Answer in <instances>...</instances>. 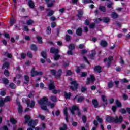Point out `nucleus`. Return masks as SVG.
<instances>
[{"instance_id":"1","label":"nucleus","mask_w":130,"mask_h":130,"mask_svg":"<svg viewBox=\"0 0 130 130\" xmlns=\"http://www.w3.org/2000/svg\"><path fill=\"white\" fill-rule=\"evenodd\" d=\"M48 101V99L46 97H43L40 101H39L38 103L41 105V107L43 110H47V107L50 106V108H53L55 105L54 103H50V102H47Z\"/></svg>"},{"instance_id":"2","label":"nucleus","mask_w":130,"mask_h":130,"mask_svg":"<svg viewBox=\"0 0 130 130\" xmlns=\"http://www.w3.org/2000/svg\"><path fill=\"white\" fill-rule=\"evenodd\" d=\"M24 119L25 120V123H28V126L30 127H32V128H34V127H35V126L37 125V124L38 123V120H32V119H31V118H30V116H25L24 117Z\"/></svg>"},{"instance_id":"3","label":"nucleus","mask_w":130,"mask_h":130,"mask_svg":"<svg viewBox=\"0 0 130 130\" xmlns=\"http://www.w3.org/2000/svg\"><path fill=\"white\" fill-rule=\"evenodd\" d=\"M106 120L108 122H115V123H118V122H121V121H122V117L120 116L119 118L116 117L115 118L112 117H108L106 118Z\"/></svg>"},{"instance_id":"4","label":"nucleus","mask_w":130,"mask_h":130,"mask_svg":"<svg viewBox=\"0 0 130 130\" xmlns=\"http://www.w3.org/2000/svg\"><path fill=\"white\" fill-rule=\"evenodd\" d=\"M61 73H62V70H61V69L59 70L57 72L54 70H51V74H52L53 76L56 77L57 79H59L60 76H61Z\"/></svg>"},{"instance_id":"5","label":"nucleus","mask_w":130,"mask_h":130,"mask_svg":"<svg viewBox=\"0 0 130 130\" xmlns=\"http://www.w3.org/2000/svg\"><path fill=\"white\" fill-rule=\"evenodd\" d=\"M50 51L51 53H54L55 54L54 57V60H58V58L60 57L59 55L56 54V53H58V50L57 49L51 48Z\"/></svg>"},{"instance_id":"6","label":"nucleus","mask_w":130,"mask_h":130,"mask_svg":"<svg viewBox=\"0 0 130 130\" xmlns=\"http://www.w3.org/2000/svg\"><path fill=\"white\" fill-rule=\"evenodd\" d=\"M23 102H26L27 104V105L28 107H34V105H35V103L34 101H31V102L29 100H26L25 99H22Z\"/></svg>"},{"instance_id":"7","label":"nucleus","mask_w":130,"mask_h":130,"mask_svg":"<svg viewBox=\"0 0 130 130\" xmlns=\"http://www.w3.org/2000/svg\"><path fill=\"white\" fill-rule=\"evenodd\" d=\"M71 85H72V86L70 87V89L73 90V91H75V90H77L78 88V83H77V81H71Z\"/></svg>"},{"instance_id":"8","label":"nucleus","mask_w":130,"mask_h":130,"mask_svg":"<svg viewBox=\"0 0 130 130\" xmlns=\"http://www.w3.org/2000/svg\"><path fill=\"white\" fill-rule=\"evenodd\" d=\"M112 59H113V57L112 56H110L108 59L105 58L104 60V62H107V67L109 68L110 64H111V61H112Z\"/></svg>"},{"instance_id":"9","label":"nucleus","mask_w":130,"mask_h":130,"mask_svg":"<svg viewBox=\"0 0 130 130\" xmlns=\"http://www.w3.org/2000/svg\"><path fill=\"white\" fill-rule=\"evenodd\" d=\"M68 48L70 50H69L68 51L67 54H68V55H72V54H73V52L72 51V50H73V49L75 48V45H74L73 44H71L68 46Z\"/></svg>"},{"instance_id":"10","label":"nucleus","mask_w":130,"mask_h":130,"mask_svg":"<svg viewBox=\"0 0 130 130\" xmlns=\"http://www.w3.org/2000/svg\"><path fill=\"white\" fill-rule=\"evenodd\" d=\"M37 75H42V72L38 73L37 71H35V68H33L31 71V77H35V76H36Z\"/></svg>"},{"instance_id":"11","label":"nucleus","mask_w":130,"mask_h":130,"mask_svg":"<svg viewBox=\"0 0 130 130\" xmlns=\"http://www.w3.org/2000/svg\"><path fill=\"white\" fill-rule=\"evenodd\" d=\"M47 3L48 8H51L54 4V1L52 0H45Z\"/></svg>"},{"instance_id":"12","label":"nucleus","mask_w":130,"mask_h":130,"mask_svg":"<svg viewBox=\"0 0 130 130\" xmlns=\"http://www.w3.org/2000/svg\"><path fill=\"white\" fill-rule=\"evenodd\" d=\"M46 128V125H45V123H42L40 125V128L39 127H36L35 128L36 130H44Z\"/></svg>"},{"instance_id":"13","label":"nucleus","mask_w":130,"mask_h":130,"mask_svg":"<svg viewBox=\"0 0 130 130\" xmlns=\"http://www.w3.org/2000/svg\"><path fill=\"white\" fill-rule=\"evenodd\" d=\"M95 81V77H94V76L93 75H90V78H87V84H90V83H93Z\"/></svg>"},{"instance_id":"14","label":"nucleus","mask_w":130,"mask_h":130,"mask_svg":"<svg viewBox=\"0 0 130 130\" xmlns=\"http://www.w3.org/2000/svg\"><path fill=\"white\" fill-rule=\"evenodd\" d=\"M20 78H21V75L18 74V75H17L16 76V77H15L14 79V81H17V85H20V80H19V79H20Z\"/></svg>"},{"instance_id":"15","label":"nucleus","mask_w":130,"mask_h":130,"mask_svg":"<svg viewBox=\"0 0 130 130\" xmlns=\"http://www.w3.org/2000/svg\"><path fill=\"white\" fill-rule=\"evenodd\" d=\"M63 113H64V115L65 116V119H66V121L68 122V108L65 107L64 108Z\"/></svg>"},{"instance_id":"16","label":"nucleus","mask_w":130,"mask_h":130,"mask_svg":"<svg viewBox=\"0 0 130 130\" xmlns=\"http://www.w3.org/2000/svg\"><path fill=\"white\" fill-rule=\"evenodd\" d=\"M75 110H78L79 111V108L77 106H73L71 109H70V111L72 114H74V112Z\"/></svg>"},{"instance_id":"17","label":"nucleus","mask_w":130,"mask_h":130,"mask_svg":"<svg viewBox=\"0 0 130 130\" xmlns=\"http://www.w3.org/2000/svg\"><path fill=\"white\" fill-rule=\"evenodd\" d=\"M77 17L79 20H81L83 17V11H78Z\"/></svg>"},{"instance_id":"18","label":"nucleus","mask_w":130,"mask_h":130,"mask_svg":"<svg viewBox=\"0 0 130 130\" xmlns=\"http://www.w3.org/2000/svg\"><path fill=\"white\" fill-rule=\"evenodd\" d=\"M17 104L18 105V110L19 113H22V111H23V109L22 108V106L20 104V103L17 102Z\"/></svg>"},{"instance_id":"19","label":"nucleus","mask_w":130,"mask_h":130,"mask_svg":"<svg viewBox=\"0 0 130 130\" xmlns=\"http://www.w3.org/2000/svg\"><path fill=\"white\" fill-rule=\"evenodd\" d=\"M94 71L96 73H101V67L100 66H96L94 68Z\"/></svg>"},{"instance_id":"20","label":"nucleus","mask_w":130,"mask_h":130,"mask_svg":"<svg viewBox=\"0 0 130 130\" xmlns=\"http://www.w3.org/2000/svg\"><path fill=\"white\" fill-rule=\"evenodd\" d=\"M28 6L29 7V8H30L31 9H33V8H34L35 7V5H34V2L31 1H28Z\"/></svg>"},{"instance_id":"21","label":"nucleus","mask_w":130,"mask_h":130,"mask_svg":"<svg viewBox=\"0 0 130 130\" xmlns=\"http://www.w3.org/2000/svg\"><path fill=\"white\" fill-rule=\"evenodd\" d=\"M76 34L78 36H81L82 35V29L81 28H79L77 29Z\"/></svg>"},{"instance_id":"22","label":"nucleus","mask_w":130,"mask_h":130,"mask_svg":"<svg viewBox=\"0 0 130 130\" xmlns=\"http://www.w3.org/2000/svg\"><path fill=\"white\" fill-rule=\"evenodd\" d=\"M54 88V85H53V81H51L49 85V90H52Z\"/></svg>"},{"instance_id":"23","label":"nucleus","mask_w":130,"mask_h":130,"mask_svg":"<svg viewBox=\"0 0 130 130\" xmlns=\"http://www.w3.org/2000/svg\"><path fill=\"white\" fill-rule=\"evenodd\" d=\"M100 45L101 46H103V47H106V46H107V42H106V41H102L100 43Z\"/></svg>"},{"instance_id":"24","label":"nucleus","mask_w":130,"mask_h":130,"mask_svg":"<svg viewBox=\"0 0 130 130\" xmlns=\"http://www.w3.org/2000/svg\"><path fill=\"white\" fill-rule=\"evenodd\" d=\"M64 96L66 98V99H70V98L71 97V93L65 92L64 94Z\"/></svg>"},{"instance_id":"25","label":"nucleus","mask_w":130,"mask_h":130,"mask_svg":"<svg viewBox=\"0 0 130 130\" xmlns=\"http://www.w3.org/2000/svg\"><path fill=\"white\" fill-rule=\"evenodd\" d=\"M17 122V119H15L13 117L10 118V122H11L12 124H16Z\"/></svg>"},{"instance_id":"26","label":"nucleus","mask_w":130,"mask_h":130,"mask_svg":"<svg viewBox=\"0 0 130 130\" xmlns=\"http://www.w3.org/2000/svg\"><path fill=\"white\" fill-rule=\"evenodd\" d=\"M47 11L48 12H49L48 13V17H50V16H52V15H53V14L54 13V12H53V11L50 10V9H47Z\"/></svg>"},{"instance_id":"27","label":"nucleus","mask_w":130,"mask_h":130,"mask_svg":"<svg viewBox=\"0 0 130 130\" xmlns=\"http://www.w3.org/2000/svg\"><path fill=\"white\" fill-rule=\"evenodd\" d=\"M10 66V64L8 63L7 62H6L4 63L3 65L2 68L3 69H8Z\"/></svg>"},{"instance_id":"28","label":"nucleus","mask_w":130,"mask_h":130,"mask_svg":"<svg viewBox=\"0 0 130 130\" xmlns=\"http://www.w3.org/2000/svg\"><path fill=\"white\" fill-rule=\"evenodd\" d=\"M92 104L94 105V107H98V102L96 100H92Z\"/></svg>"},{"instance_id":"29","label":"nucleus","mask_w":130,"mask_h":130,"mask_svg":"<svg viewBox=\"0 0 130 130\" xmlns=\"http://www.w3.org/2000/svg\"><path fill=\"white\" fill-rule=\"evenodd\" d=\"M12 100V98L10 96H6L4 100V102H10Z\"/></svg>"},{"instance_id":"30","label":"nucleus","mask_w":130,"mask_h":130,"mask_svg":"<svg viewBox=\"0 0 130 130\" xmlns=\"http://www.w3.org/2000/svg\"><path fill=\"white\" fill-rule=\"evenodd\" d=\"M112 17L113 18V19H116L118 17V15L117 14L115 13V12H113L112 13Z\"/></svg>"},{"instance_id":"31","label":"nucleus","mask_w":130,"mask_h":130,"mask_svg":"<svg viewBox=\"0 0 130 130\" xmlns=\"http://www.w3.org/2000/svg\"><path fill=\"white\" fill-rule=\"evenodd\" d=\"M37 39L38 40V42L39 43H42V38L40 36H37Z\"/></svg>"},{"instance_id":"32","label":"nucleus","mask_w":130,"mask_h":130,"mask_svg":"<svg viewBox=\"0 0 130 130\" xmlns=\"http://www.w3.org/2000/svg\"><path fill=\"white\" fill-rule=\"evenodd\" d=\"M50 99L53 102H56V101H57V99L55 96H51Z\"/></svg>"},{"instance_id":"33","label":"nucleus","mask_w":130,"mask_h":130,"mask_svg":"<svg viewBox=\"0 0 130 130\" xmlns=\"http://www.w3.org/2000/svg\"><path fill=\"white\" fill-rule=\"evenodd\" d=\"M30 48L32 49V50L36 51L37 50V47L35 46V45H31L30 46Z\"/></svg>"},{"instance_id":"34","label":"nucleus","mask_w":130,"mask_h":130,"mask_svg":"<svg viewBox=\"0 0 130 130\" xmlns=\"http://www.w3.org/2000/svg\"><path fill=\"white\" fill-rule=\"evenodd\" d=\"M2 81L4 84H5L6 85H7V84H9V80L7 79L6 78H3L2 79Z\"/></svg>"},{"instance_id":"35","label":"nucleus","mask_w":130,"mask_h":130,"mask_svg":"<svg viewBox=\"0 0 130 130\" xmlns=\"http://www.w3.org/2000/svg\"><path fill=\"white\" fill-rule=\"evenodd\" d=\"M102 99L105 104H107V102L106 101V98H105V96L102 95Z\"/></svg>"},{"instance_id":"36","label":"nucleus","mask_w":130,"mask_h":130,"mask_svg":"<svg viewBox=\"0 0 130 130\" xmlns=\"http://www.w3.org/2000/svg\"><path fill=\"white\" fill-rule=\"evenodd\" d=\"M113 86V82L112 81H110L108 84V88H112Z\"/></svg>"},{"instance_id":"37","label":"nucleus","mask_w":130,"mask_h":130,"mask_svg":"<svg viewBox=\"0 0 130 130\" xmlns=\"http://www.w3.org/2000/svg\"><path fill=\"white\" fill-rule=\"evenodd\" d=\"M41 55L42 57H43V58H46L47 55H46V52H44V51L42 52Z\"/></svg>"},{"instance_id":"38","label":"nucleus","mask_w":130,"mask_h":130,"mask_svg":"<svg viewBox=\"0 0 130 130\" xmlns=\"http://www.w3.org/2000/svg\"><path fill=\"white\" fill-rule=\"evenodd\" d=\"M95 54H96V51L93 50H92V53H91V54L90 55V58L91 59H93V56H94V55H95Z\"/></svg>"},{"instance_id":"39","label":"nucleus","mask_w":130,"mask_h":130,"mask_svg":"<svg viewBox=\"0 0 130 130\" xmlns=\"http://www.w3.org/2000/svg\"><path fill=\"white\" fill-rule=\"evenodd\" d=\"M4 55L7 56L9 58H12V54L8 53V52H5Z\"/></svg>"},{"instance_id":"40","label":"nucleus","mask_w":130,"mask_h":130,"mask_svg":"<svg viewBox=\"0 0 130 130\" xmlns=\"http://www.w3.org/2000/svg\"><path fill=\"white\" fill-rule=\"evenodd\" d=\"M116 104L118 106V107H121V103L118 101V100H116Z\"/></svg>"},{"instance_id":"41","label":"nucleus","mask_w":130,"mask_h":130,"mask_svg":"<svg viewBox=\"0 0 130 130\" xmlns=\"http://www.w3.org/2000/svg\"><path fill=\"white\" fill-rule=\"evenodd\" d=\"M96 119H97L98 121H99V122H100V123H102L103 120H102V119L101 118L99 117V116L96 117Z\"/></svg>"},{"instance_id":"42","label":"nucleus","mask_w":130,"mask_h":130,"mask_svg":"<svg viewBox=\"0 0 130 130\" xmlns=\"http://www.w3.org/2000/svg\"><path fill=\"white\" fill-rule=\"evenodd\" d=\"M99 9L102 11V12H105L106 11V9H105V7L104 6H101L99 8Z\"/></svg>"},{"instance_id":"43","label":"nucleus","mask_w":130,"mask_h":130,"mask_svg":"<svg viewBox=\"0 0 130 130\" xmlns=\"http://www.w3.org/2000/svg\"><path fill=\"white\" fill-rule=\"evenodd\" d=\"M83 100H84V97H83V96L79 97L77 99L78 102H82V101H83Z\"/></svg>"},{"instance_id":"44","label":"nucleus","mask_w":130,"mask_h":130,"mask_svg":"<svg viewBox=\"0 0 130 130\" xmlns=\"http://www.w3.org/2000/svg\"><path fill=\"white\" fill-rule=\"evenodd\" d=\"M103 21L104 22V23H108V22H109V18L106 17L104 18Z\"/></svg>"},{"instance_id":"45","label":"nucleus","mask_w":130,"mask_h":130,"mask_svg":"<svg viewBox=\"0 0 130 130\" xmlns=\"http://www.w3.org/2000/svg\"><path fill=\"white\" fill-rule=\"evenodd\" d=\"M60 130H67V125L66 124H63V127H61L60 128Z\"/></svg>"},{"instance_id":"46","label":"nucleus","mask_w":130,"mask_h":130,"mask_svg":"<svg viewBox=\"0 0 130 130\" xmlns=\"http://www.w3.org/2000/svg\"><path fill=\"white\" fill-rule=\"evenodd\" d=\"M39 118H40V119H41V120H44V119H45V117L42 115H39L38 116Z\"/></svg>"},{"instance_id":"47","label":"nucleus","mask_w":130,"mask_h":130,"mask_svg":"<svg viewBox=\"0 0 130 130\" xmlns=\"http://www.w3.org/2000/svg\"><path fill=\"white\" fill-rule=\"evenodd\" d=\"M33 23H34V21H33V20H29L27 21V25H32V24H33Z\"/></svg>"},{"instance_id":"48","label":"nucleus","mask_w":130,"mask_h":130,"mask_svg":"<svg viewBox=\"0 0 130 130\" xmlns=\"http://www.w3.org/2000/svg\"><path fill=\"white\" fill-rule=\"evenodd\" d=\"M4 75L5 76H6V77H9L10 73H9V71H8L7 70H5L4 71Z\"/></svg>"},{"instance_id":"49","label":"nucleus","mask_w":130,"mask_h":130,"mask_svg":"<svg viewBox=\"0 0 130 130\" xmlns=\"http://www.w3.org/2000/svg\"><path fill=\"white\" fill-rule=\"evenodd\" d=\"M9 87H10L11 89H15V88H16V85L14 83H11L9 85Z\"/></svg>"},{"instance_id":"50","label":"nucleus","mask_w":130,"mask_h":130,"mask_svg":"<svg viewBox=\"0 0 130 130\" xmlns=\"http://www.w3.org/2000/svg\"><path fill=\"white\" fill-rule=\"evenodd\" d=\"M47 33L48 34H50V33H51V29L50 28V27H48L47 28Z\"/></svg>"},{"instance_id":"51","label":"nucleus","mask_w":130,"mask_h":130,"mask_svg":"<svg viewBox=\"0 0 130 130\" xmlns=\"http://www.w3.org/2000/svg\"><path fill=\"white\" fill-rule=\"evenodd\" d=\"M83 3H84V4H88V3H93L92 1H88V0H83Z\"/></svg>"},{"instance_id":"52","label":"nucleus","mask_w":130,"mask_h":130,"mask_svg":"<svg viewBox=\"0 0 130 130\" xmlns=\"http://www.w3.org/2000/svg\"><path fill=\"white\" fill-rule=\"evenodd\" d=\"M24 79L26 82H28L30 80V79L29 78V76L25 75L24 76Z\"/></svg>"},{"instance_id":"53","label":"nucleus","mask_w":130,"mask_h":130,"mask_svg":"<svg viewBox=\"0 0 130 130\" xmlns=\"http://www.w3.org/2000/svg\"><path fill=\"white\" fill-rule=\"evenodd\" d=\"M66 41H70V40H71V37L70 36L66 35Z\"/></svg>"},{"instance_id":"54","label":"nucleus","mask_w":130,"mask_h":130,"mask_svg":"<svg viewBox=\"0 0 130 130\" xmlns=\"http://www.w3.org/2000/svg\"><path fill=\"white\" fill-rule=\"evenodd\" d=\"M15 21L16 20L15 19H11L10 20V24L13 25L15 23Z\"/></svg>"},{"instance_id":"55","label":"nucleus","mask_w":130,"mask_h":130,"mask_svg":"<svg viewBox=\"0 0 130 130\" xmlns=\"http://www.w3.org/2000/svg\"><path fill=\"white\" fill-rule=\"evenodd\" d=\"M72 74H73V73L70 70H68L67 71V75L68 76H71V75H72Z\"/></svg>"},{"instance_id":"56","label":"nucleus","mask_w":130,"mask_h":130,"mask_svg":"<svg viewBox=\"0 0 130 130\" xmlns=\"http://www.w3.org/2000/svg\"><path fill=\"white\" fill-rule=\"evenodd\" d=\"M120 111L123 114H125V113H126V110H125V109H121L120 110Z\"/></svg>"},{"instance_id":"57","label":"nucleus","mask_w":130,"mask_h":130,"mask_svg":"<svg viewBox=\"0 0 130 130\" xmlns=\"http://www.w3.org/2000/svg\"><path fill=\"white\" fill-rule=\"evenodd\" d=\"M0 95L1 96H5V95H6V91H5V90L1 91V92L0 93Z\"/></svg>"},{"instance_id":"58","label":"nucleus","mask_w":130,"mask_h":130,"mask_svg":"<svg viewBox=\"0 0 130 130\" xmlns=\"http://www.w3.org/2000/svg\"><path fill=\"white\" fill-rule=\"evenodd\" d=\"M2 129H3V130H8L9 128H8V127L6 125H4L2 127Z\"/></svg>"},{"instance_id":"59","label":"nucleus","mask_w":130,"mask_h":130,"mask_svg":"<svg viewBox=\"0 0 130 130\" xmlns=\"http://www.w3.org/2000/svg\"><path fill=\"white\" fill-rule=\"evenodd\" d=\"M121 82H122V83H127V82H128V81L127 80H126V79L124 78L121 80Z\"/></svg>"},{"instance_id":"60","label":"nucleus","mask_w":130,"mask_h":130,"mask_svg":"<svg viewBox=\"0 0 130 130\" xmlns=\"http://www.w3.org/2000/svg\"><path fill=\"white\" fill-rule=\"evenodd\" d=\"M5 103V101L4 100L0 101V106H3L4 104Z\"/></svg>"},{"instance_id":"61","label":"nucleus","mask_w":130,"mask_h":130,"mask_svg":"<svg viewBox=\"0 0 130 130\" xmlns=\"http://www.w3.org/2000/svg\"><path fill=\"white\" fill-rule=\"evenodd\" d=\"M86 76H87V73L86 72H83L81 74V77H86Z\"/></svg>"},{"instance_id":"62","label":"nucleus","mask_w":130,"mask_h":130,"mask_svg":"<svg viewBox=\"0 0 130 130\" xmlns=\"http://www.w3.org/2000/svg\"><path fill=\"white\" fill-rule=\"evenodd\" d=\"M86 90H87V88H86V87H83L81 89V92L82 93H84V92H85V91H86Z\"/></svg>"},{"instance_id":"63","label":"nucleus","mask_w":130,"mask_h":130,"mask_svg":"<svg viewBox=\"0 0 130 130\" xmlns=\"http://www.w3.org/2000/svg\"><path fill=\"white\" fill-rule=\"evenodd\" d=\"M82 120H83V121L84 123H85V122H86V117L85 116H83Z\"/></svg>"},{"instance_id":"64","label":"nucleus","mask_w":130,"mask_h":130,"mask_svg":"<svg viewBox=\"0 0 130 130\" xmlns=\"http://www.w3.org/2000/svg\"><path fill=\"white\" fill-rule=\"evenodd\" d=\"M21 58L24 59V58H25V57H26V54L22 53V54H21Z\"/></svg>"}]
</instances>
